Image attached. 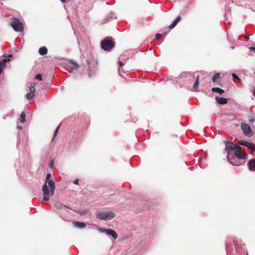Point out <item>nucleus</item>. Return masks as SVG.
<instances>
[{
	"label": "nucleus",
	"mask_w": 255,
	"mask_h": 255,
	"mask_svg": "<svg viewBox=\"0 0 255 255\" xmlns=\"http://www.w3.org/2000/svg\"><path fill=\"white\" fill-rule=\"evenodd\" d=\"M51 175L48 173L46 175L45 183L42 186V191L43 194V200L49 201L50 197L54 195L55 189V182L52 180H50Z\"/></svg>",
	"instance_id": "1"
},
{
	"label": "nucleus",
	"mask_w": 255,
	"mask_h": 255,
	"mask_svg": "<svg viewBox=\"0 0 255 255\" xmlns=\"http://www.w3.org/2000/svg\"><path fill=\"white\" fill-rule=\"evenodd\" d=\"M225 150L228 153L227 156H231L237 148H241L239 145H236L232 141H225Z\"/></svg>",
	"instance_id": "2"
},
{
	"label": "nucleus",
	"mask_w": 255,
	"mask_h": 255,
	"mask_svg": "<svg viewBox=\"0 0 255 255\" xmlns=\"http://www.w3.org/2000/svg\"><path fill=\"white\" fill-rule=\"evenodd\" d=\"M10 25L13 30L17 32H22L24 29L23 23L17 18H13Z\"/></svg>",
	"instance_id": "3"
},
{
	"label": "nucleus",
	"mask_w": 255,
	"mask_h": 255,
	"mask_svg": "<svg viewBox=\"0 0 255 255\" xmlns=\"http://www.w3.org/2000/svg\"><path fill=\"white\" fill-rule=\"evenodd\" d=\"M115 216V214L113 212L109 213L98 212L96 213V217L100 220L108 221L113 219Z\"/></svg>",
	"instance_id": "4"
},
{
	"label": "nucleus",
	"mask_w": 255,
	"mask_h": 255,
	"mask_svg": "<svg viewBox=\"0 0 255 255\" xmlns=\"http://www.w3.org/2000/svg\"><path fill=\"white\" fill-rule=\"evenodd\" d=\"M101 47L104 50H110L115 46L114 42L110 39H105L101 43Z\"/></svg>",
	"instance_id": "5"
},
{
	"label": "nucleus",
	"mask_w": 255,
	"mask_h": 255,
	"mask_svg": "<svg viewBox=\"0 0 255 255\" xmlns=\"http://www.w3.org/2000/svg\"><path fill=\"white\" fill-rule=\"evenodd\" d=\"M227 158L228 161L234 166H240L245 162V161L239 160L236 156H233V154L230 156H227Z\"/></svg>",
	"instance_id": "6"
},
{
	"label": "nucleus",
	"mask_w": 255,
	"mask_h": 255,
	"mask_svg": "<svg viewBox=\"0 0 255 255\" xmlns=\"http://www.w3.org/2000/svg\"><path fill=\"white\" fill-rule=\"evenodd\" d=\"M241 149L242 148H237L234 152L233 156H236L239 160L245 161L247 158V154L245 151H242Z\"/></svg>",
	"instance_id": "7"
},
{
	"label": "nucleus",
	"mask_w": 255,
	"mask_h": 255,
	"mask_svg": "<svg viewBox=\"0 0 255 255\" xmlns=\"http://www.w3.org/2000/svg\"><path fill=\"white\" fill-rule=\"evenodd\" d=\"M98 230L101 233H105L107 235L112 236L115 240L118 238L117 234L114 230L112 229H105L102 228H99Z\"/></svg>",
	"instance_id": "8"
},
{
	"label": "nucleus",
	"mask_w": 255,
	"mask_h": 255,
	"mask_svg": "<svg viewBox=\"0 0 255 255\" xmlns=\"http://www.w3.org/2000/svg\"><path fill=\"white\" fill-rule=\"evenodd\" d=\"M54 208L59 215H61L64 212L67 211V209H69L66 206L63 205L61 203H57L54 204Z\"/></svg>",
	"instance_id": "9"
},
{
	"label": "nucleus",
	"mask_w": 255,
	"mask_h": 255,
	"mask_svg": "<svg viewBox=\"0 0 255 255\" xmlns=\"http://www.w3.org/2000/svg\"><path fill=\"white\" fill-rule=\"evenodd\" d=\"M241 129L245 135L249 136L252 135L253 132L248 124H242L241 125Z\"/></svg>",
	"instance_id": "10"
},
{
	"label": "nucleus",
	"mask_w": 255,
	"mask_h": 255,
	"mask_svg": "<svg viewBox=\"0 0 255 255\" xmlns=\"http://www.w3.org/2000/svg\"><path fill=\"white\" fill-rule=\"evenodd\" d=\"M240 144L242 145L245 146L249 149H250L251 150H255V144H254L252 142H250L246 140H241L240 141Z\"/></svg>",
	"instance_id": "11"
},
{
	"label": "nucleus",
	"mask_w": 255,
	"mask_h": 255,
	"mask_svg": "<svg viewBox=\"0 0 255 255\" xmlns=\"http://www.w3.org/2000/svg\"><path fill=\"white\" fill-rule=\"evenodd\" d=\"M248 168L249 170L252 171H255V158L252 159L248 162Z\"/></svg>",
	"instance_id": "12"
},
{
	"label": "nucleus",
	"mask_w": 255,
	"mask_h": 255,
	"mask_svg": "<svg viewBox=\"0 0 255 255\" xmlns=\"http://www.w3.org/2000/svg\"><path fill=\"white\" fill-rule=\"evenodd\" d=\"M181 17L180 16H178L173 22L168 26L169 29H172L174 28L177 24L181 20Z\"/></svg>",
	"instance_id": "13"
},
{
	"label": "nucleus",
	"mask_w": 255,
	"mask_h": 255,
	"mask_svg": "<svg viewBox=\"0 0 255 255\" xmlns=\"http://www.w3.org/2000/svg\"><path fill=\"white\" fill-rule=\"evenodd\" d=\"M73 224L75 227L78 228H84L86 227V224L84 223L75 221L73 222Z\"/></svg>",
	"instance_id": "14"
},
{
	"label": "nucleus",
	"mask_w": 255,
	"mask_h": 255,
	"mask_svg": "<svg viewBox=\"0 0 255 255\" xmlns=\"http://www.w3.org/2000/svg\"><path fill=\"white\" fill-rule=\"evenodd\" d=\"M216 100L217 102L221 105H223L227 103V100L224 98L216 97Z\"/></svg>",
	"instance_id": "15"
},
{
	"label": "nucleus",
	"mask_w": 255,
	"mask_h": 255,
	"mask_svg": "<svg viewBox=\"0 0 255 255\" xmlns=\"http://www.w3.org/2000/svg\"><path fill=\"white\" fill-rule=\"evenodd\" d=\"M39 53L41 55H45L47 53L48 50L46 47H41L39 49Z\"/></svg>",
	"instance_id": "16"
},
{
	"label": "nucleus",
	"mask_w": 255,
	"mask_h": 255,
	"mask_svg": "<svg viewBox=\"0 0 255 255\" xmlns=\"http://www.w3.org/2000/svg\"><path fill=\"white\" fill-rule=\"evenodd\" d=\"M205 159H203V158H200L198 160V162L199 166L202 168H205L206 167L207 165L205 163Z\"/></svg>",
	"instance_id": "17"
},
{
	"label": "nucleus",
	"mask_w": 255,
	"mask_h": 255,
	"mask_svg": "<svg viewBox=\"0 0 255 255\" xmlns=\"http://www.w3.org/2000/svg\"><path fill=\"white\" fill-rule=\"evenodd\" d=\"M10 61V59L9 58H7V59H4L2 60V61H0V69H2L3 70V69L5 67V63L8 61Z\"/></svg>",
	"instance_id": "18"
},
{
	"label": "nucleus",
	"mask_w": 255,
	"mask_h": 255,
	"mask_svg": "<svg viewBox=\"0 0 255 255\" xmlns=\"http://www.w3.org/2000/svg\"><path fill=\"white\" fill-rule=\"evenodd\" d=\"M199 84V76L197 77L196 81L193 86V90L196 91L197 90Z\"/></svg>",
	"instance_id": "19"
},
{
	"label": "nucleus",
	"mask_w": 255,
	"mask_h": 255,
	"mask_svg": "<svg viewBox=\"0 0 255 255\" xmlns=\"http://www.w3.org/2000/svg\"><path fill=\"white\" fill-rule=\"evenodd\" d=\"M211 90L213 92H217L219 93L220 94H222L224 92V90L217 87L212 88Z\"/></svg>",
	"instance_id": "20"
},
{
	"label": "nucleus",
	"mask_w": 255,
	"mask_h": 255,
	"mask_svg": "<svg viewBox=\"0 0 255 255\" xmlns=\"http://www.w3.org/2000/svg\"><path fill=\"white\" fill-rule=\"evenodd\" d=\"M70 65L69 66V67L70 69H71L72 70H75V69H77L78 68L79 65L77 63H74L71 61H70Z\"/></svg>",
	"instance_id": "21"
},
{
	"label": "nucleus",
	"mask_w": 255,
	"mask_h": 255,
	"mask_svg": "<svg viewBox=\"0 0 255 255\" xmlns=\"http://www.w3.org/2000/svg\"><path fill=\"white\" fill-rule=\"evenodd\" d=\"M19 120L21 123H24L25 120V113H21L19 116Z\"/></svg>",
	"instance_id": "22"
},
{
	"label": "nucleus",
	"mask_w": 255,
	"mask_h": 255,
	"mask_svg": "<svg viewBox=\"0 0 255 255\" xmlns=\"http://www.w3.org/2000/svg\"><path fill=\"white\" fill-rule=\"evenodd\" d=\"M220 73H216L212 79V81L214 82H216V81L217 79H218L220 78Z\"/></svg>",
	"instance_id": "23"
},
{
	"label": "nucleus",
	"mask_w": 255,
	"mask_h": 255,
	"mask_svg": "<svg viewBox=\"0 0 255 255\" xmlns=\"http://www.w3.org/2000/svg\"><path fill=\"white\" fill-rule=\"evenodd\" d=\"M35 90V84L32 83H31L30 86H29V91H30V92L34 93Z\"/></svg>",
	"instance_id": "24"
},
{
	"label": "nucleus",
	"mask_w": 255,
	"mask_h": 255,
	"mask_svg": "<svg viewBox=\"0 0 255 255\" xmlns=\"http://www.w3.org/2000/svg\"><path fill=\"white\" fill-rule=\"evenodd\" d=\"M34 93L30 92L26 94V97L28 100H30L34 97Z\"/></svg>",
	"instance_id": "25"
},
{
	"label": "nucleus",
	"mask_w": 255,
	"mask_h": 255,
	"mask_svg": "<svg viewBox=\"0 0 255 255\" xmlns=\"http://www.w3.org/2000/svg\"><path fill=\"white\" fill-rule=\"evenodd\" d=\"M232 77L234 80H237L238 82L241 83V80L239 78V77L235 73L232 74Z\"/></svg>",
	"instance_id": "26"
},
{
	"label": "nucleus",
	"mask_w": 255,
	"mask_h": 255,
	"mask_svg": "<svg viewBox=\"0 0 255 255\" xmlns=\"http://www.w3.org/2000/svg\"><path fill=\"white\" fill-rule=\"evenodd\" d=\"M59 126H58L56 128V129H55V131H54V135H53V138L52 139V141H53L54 139V138L56 137V136L57 135V133L58 132V130H59Z\"/></svg>",
	"instance_id": "27"
},
{
	"label": "nucleus",
	"mask_w": 255,
	"mask_h": 255,
	"mask_svg": "<svg viewBox=\"0 0 255 255\" xmlns=\"http://www.w3.org/2000/svg\"><path fill=\"white\" fill-rule=\"evenodd\" d=\"M36 79L39 81H41L42 80V76L40 74H38L36 76Z\"/></svg>",
	"instance_id": "28"
},
{
	"label": "nucleus",
	"mask_w": 255,
	"mask_h": 255,
	"mask_svg": "<svg viewBox=\"0 0 255 255\" xmlns=\"http://www.w3.org/2000/svg\"><path fill=\"white\" fill-rule=\"evenodd\" d=\"M162 34H159V33H157L155 35V37H156V39H159L160 38V37L161 36Z\"/></svg>",
	"instance_id": "29"
},
{
	"label": "nucleus",
	"mask_w": 255,
	"mask_h": 255,
	"mask_svg": "<svg viewBox=\"0 0 255 255\" xmlns=\"http://www.w3.org/2000/svg\"><path fill=\"white\" fill-rule=\"evenodd\" d=\"M249 121L252 123L254 122L255 121V119H253L252 118H250L249 117Z\"/></svg>",
	"instance_id": "30"
},
{
	"label": "nucleus",
	"mask_w": 255,
	"mask_h": 255,
	"mask_svg": "<svg viewBox=\"0 0 255 255\" xmlns=\"http://www.w3.org/2000/svg\"><path fill=\"white\" fill-rule=\"evenodd\" d=\"M74 184H76V185H78L79 184V180L78 179H76L74 181Z\"/></svg>",
	"instance_id": "31"
},
{
	"label": "nucleus",
	"mask_w": 255,
	"mask_h": 255,
	"mask_svg": "<svg viewBox=\"0 0 255 255\" xmlns=\"http://www.w3.org/2000/svg\"><path fill=\"white\" fill-rule=\"evenodd\" d=\"M119 65L121 67H122V66L124 65V63L122 61H119Z\"/></svg>",
	"instance_id": "32"
},
{
	"label": "nucleus",
	"mask_w": 255,
	"mask_h": 255,
	"mask_svg": "<svg viewBox=\"0 0 255 255\" xmlns=\"http://www.w3.org/2000/svg\"><path fill=\"white\" fill-rule=\"evenodd\" d=\"M61 2H66L70 1V0H61Z\"/></svg>",
	"instance_id": "33"
},
{
	"label": "nucleus",
	"mask_w": 255,
	"mask_h": 255,
	"mask_svg": "<svg viewBox=\"0 0 255 255\" xmlns=\"http://www.w3.org/2000/svg\"><path fill=\"white\" fill-rule=\"evenodd\" d=\"M16 128L19 129H22V127L21 126H17Z\"/></svg>",
	"instance_id": "34"
},
{
	"label": "nucleus",
	"mask_w": 255,
	"mask_h": 255,
	"mask_svg": "<svg viewBox=\"0 0 255 255\" xmlns=\"http://www.w3.org/2000/svg\"><path fill=\"white\" fill-rule=\"evenodd\" d=\"M245 37L247 40L249 39V36L248 35H245Z\"/></svg>",
	"instance_id": "35"
},
{
	"label": "nucleus",
	"mask_w": 255,
	"mask_h": 255,
	"mask_svg": "<svg viewBox=\"0 0 255 255\" xmlns=\"http://www.w3.org/2000/svg\"><path fill=\"white\" fill-rule=\"evenodd\" d=\"M88 76H89V77H91L92 76V74L90 72H89L88 73Z\"/></svg>",
	"instance_id": "36"
},
{
	"label": "nucleus",
	"mask_w": 255,
	"mask_h": 255,
	"mask_svg": "<svg viewBox=\"0 0 255 255\" xmlns=\"http://www.w3.org/2000/svg\"><path fill=\"white\" fill-rule=\"evenodd\" d=\"M250 49H251V50H255V47H251L250 48Z\"/></svg>",
	"instance_id": "37"
},
{
	"label": "nucleus",
	"mask_w": 255,
	"mask_h": 255,
	"mask_svg": "<svg viewBox=\"0 0 255 255\" xmlns=\"http://www.w3.org/2000/svg\"><path fill=\"white\" fill-rule=\"evenodd\" d=\"M80 214H81V215H84V214H86V212H84L83 213L82 212H79Z\"/></svg>",
	"instance_id": "38"
},
{
	"label": "nucleus",
	"mask_w": 255,
	"mask_h": 255,
	"mask_svg": "<svg viewBox=\"0 0 255 255\" xmlns=\"http://www.w3.org/2000/svg\"><path fill=\"white\" fill-rule=\"evenodd\" d=\"M12 57V55L10 54L8 56V58H9L10 59V58H11Z\"/></svg>",
	"instance_id": "39"
},
{
	"label": "nucleus",
	"mask_w": 255,
	"mask_h": 255,
	"mask_svg": "<svg viewBox=\"0 0 255 255\" xmlns=\"http://www.w3.org/2000/svg\"><path fill=\"white\" fill-rule=\"evenodd\" d=\"M253 95H254V96H255V89H254V92H253Z\"/></svg>",
	"instance_id": "40"
},
{
	"label": "nucleus",
	"mask_w": 255,
	"mask_h": 255,
	"mask_svg": "<svg viewBox=\"0 0 255 255\" xmlns=\"http://www.w3.org/2000/svg\"><path fill=\"white\" fill-rule=\"evenodd\" d=\"M53 166V162H52L51 163H50V167H52Z\"/></svg>",
	"instance_id": "41"
},
{
	"label": "nucleus",
	"mask_w": 255,
	"mask_h": 255,
	"mask_svg": "<svg viewBox=\"0 0 255 255\" xmlns=\"http://www.w3.org/2000/svg\"><path fill=\"white\" fill-rule=\"evenodd\" d=\"M2 72V70L0 69V74H1Z\"/></svg>",
	"instance_id": "42"
},
{
	"label": "nucleus",
	"mask_w": 255,
	"mask_h": 255,
	"mask_svg": "<svg viewBox=\"0 0 255 255\" xmlns=\"http://www.w3.org/2000/svg\"><path fill=\"white\" fill-rule=\"evenodd\" d=\"M96 70H94V72L92 73V74H94L95 73Z\"/></svg>",
	"instance_id": "43"
},
{
	"label": "nucleus",
	"mask_w": 255,
	"mask_h": 255,
	"mask_svg": "<svg viewBox=\"0 0 255 255\" xmlns=\"http://www.w3.org/2000/svg\"><path fill=\"white\" fill-rule=\"evenodd\" d=\"M247 255H249L247 254Z\"/></svg>",
	"instance_id": "44"
}]
</instances>
